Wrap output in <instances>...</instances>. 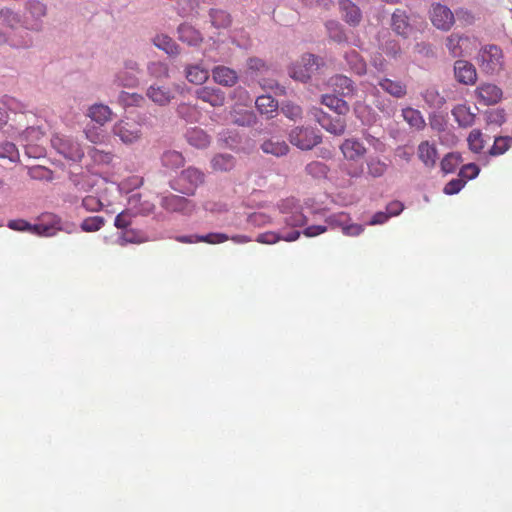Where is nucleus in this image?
<instances>
[{"label": "nucleus", "instance_id": "nucleus-63", "mask_svg": "<svg viewBox=\"0 0 512 512\" xmlns=\"http://www.w3.org/2000/svg\"><path fill=\"white\" fill-rule=\"evenodd\" d=\"M389 218H390V216L386 210L379 211L372 216V218L369 221V224L370 225L384 224L385 222H387L389 220Z\"/></svg>", "mask_w": 512, "mask_h": 512}, {"label": "nucleus", "instance_id": "nucleus-12", "mask_svg": "<svg viewBox=\"0 0 512 512\" xmlns=\"http://www.w3.org/2000/svg\"><path fill=\"white\" fill-rule=\"evenodd\" d=\"M454 73L456 79L463 84H474L477 78L476 69L468 61L457 60L454 64Z\"/></svg>", "mask_w": 512, "mask_h": 512}, {"label": "nucleus", "instance_id": "nucleus-40", "mask_svg": "<svg viewBox=\"0 0 512 512\" xmlns=\"http://www.w3.org/2000/svg\"><path fill=\"white\" fill-rule=\"evenodd\" d=\"M105 220L101 216L87 217L81 223V229L85 232H96L104 226Z\"/></svg>", "mask_w": 512, "mask_h": 512}, {"label": "nucleus", "instance_id": "nucleus-44", "mask_svg": "<svg viewBox=\"0 0 512 512\" xmlns=\"http://www.w3.org/2000/svg\"><path fill=\"white\" fill-rule=\"evenodd\" d=\"M148 71L155 78H167L169 75L168 66L160 61L151 62L148 66Z\"/></svg>", "mask_w": 512, "mask_h": 512}, {"label": "nucleus", "instance_id": "nucleus-57", "mask_svg": "<svg viewBox=\"0 0 512 512\" xmlns=\"http://www.w3.org/2000/svg\"><path fill=\"white\" fill-rule=\"evenodd\" d=\"M120 100L125 105H139L144 99L140 94L137 93L130 94L127 92H122L120 95Z\"/></svg>", "mask_w": 512, "mask_h": 512}, {"label": "nucleus", "instance_id": "nucleus-21", "mask_svg": "<svg viewBox=\"0 0 512 512\" xmlns=\"http://www.w3.org/2000/svg\"><path fill=\"white\" fill-rule=\"evenodd\" d=\"M479 99L486 105L496 104L502 98V90L494 84H483L478 87Z\"/></svg>", "mask_w": 512, "mask_h": 512}, {"label": "nucleus", "instance_id": "nucleus-13", "mask_svg": "<svg viewBox=\"0 0 512 512\" xmlns=\"http://www.w3.org/2000/svg\"><path fill=\"white\" fill-rule=\"evenodd\" d=\"M339 9L346 23L353 27L359 25L362 20V13L355 3L351 0H340Z\"/></svg>", "mask_w": 512, "mask_h": 512}, {"label": "nucleus", "instance_id": "nucleus-22", "mask_svg": "<svg viewBox=\"0 0 512 512\" xmlns=\"http://www.w3.org/2000/svg\"><path fill=\"white\" fill-rule=\"evenodd\" d=\"M230 115L232 122L239 126H251L256 121L255 114L252 111L238 104L233 106Z\"/></svg>", "mask_w": 512, "mask_h": 512}, {"label": "nucleus", "instance_id": "nucleus-34", "mask_svg": "<svg viewBox=\"0 0 512 512\" xmlns=\"http://www.w3.org/2000/svg\"><path fill=\"white\" fill-rule=\"evenodd\" d=\"M111 110L108 106L106 105H102V104H95L93 106L90 107L89 109V117L103 125L105 122H107L108 120H110V117H111Z\"/></svg>", "mask_w": 512, "mask_h": 512}, {"label": "nucleus", "instance_id": "nucleus-42", "mask_svg": "<svg viewBox=\"0 0 512 512\" xmlns=\"http://www.w3.org/2000/svg\"><path fill=\"white\" fill-rule=\"evenodd\" d=\"M467 141L469 144V148L475 153L481 152L482 149L484 148L483 135L480 130H472L468 136Z\"/></svg>", "mask_w": 512, "mask_h": 512}, {"label": "nucleus", "instance_id": "nucleus-16", "mask_svg": "<svg viewBox=\"0 0 512 512\" xmlns=\"http://www.w3.org/2000/svg\"><path fill=\"white\" fill-rule=\"evenodd\" d=\"M377 84L384 92L394 98L401 99L407 94V86L400 80H392L390 78L382 77L379 78Z\"/></svg>", "mask_w": 512, "mask_h": 512}, {"label": "nucleus", "instance_id": "nucleus-59", "mask_svg": "<svg viewBox=\"0 0 512 512\" xmlns=\"http://www.w3.org/2000/svg\"><path fill=\"white\" fill-rule=\"evenodd\" d=\"M281 240V236L277 235L274 232H265L259 234L256 238V241L262 244H274Z\"/></svg>", "mask_w": 512, "mask_h": 512}, {"label": "nucleus", "instance_id": "nucleus-51", "mask_svg": "<svg viewBox=\"0 0 512 512\" xmlns=\"http://www.w3.org/2000/svg\"><path fill=\"white\" fill-rule=\"evenodd\" d=\"M480 169L474 163L464 165L459 172L460 178L464 180H472L479 175Z\"/></svg>", "mask_w": 512, "mask_h": 512}, {"label": "nucleus", "instance_id": "nucleus-27", "mask_svg": "<svg viewBox=\"0 0 512 512\" xmlns=\"http://www.w3.org/2000/svg\"><path fill=\"white\" fill-rule=\"evenodd\" d=\"M210 163L215 172H228L235 167V159L230 154H217Z\"/></svg>", "mask_w": 512, "mask_h": 512}, {"label": "nucleus", "instance_id": "nucleus-23", "mask_svg": "<svg viewBox=\"0 0 512 512\" xmlns=\"http://www.w3.org/2000/svg\"><path fill=\"white\" fill-rule=\"evenodd\" d=\"M186 139L191 146L203 149L209 146L210 136L201 128H192L186 133Z\"/></svg>", "mask_w": 512, "mask_h": 512}, {"label": "nucleus", "instance_id": "nucleus-45", "mask_svg": "<svg viewBox=\"0 0 512 512\" xmlns=\"http://www.w3.org/2000/svg\"><path fill=\"white\" fill-rule=\"evenodd\" d=\"M20 20L18 16L9 9L0 10V25L10 28H14L19 24Z\"/></svg>", "mask_w": 512, "mask_h": 512}, {"label": "nucleus", "instance_id": "nucleus-43", "mask_svg": "<svg viewBox=\"0 0 512 512\" xmlns=\"http://www.w3.org/2000/svg\"><path fill=\"white\" fill-rule=\"evenodd\" d=\"M326 28L328 30L329 37L334 41L339 43L346 41V35L342 29V26L338 22H328L326 24Z\"/></svg>", "mask_w": 512, "mask_h": 512}, {"label": "nucleus", "instance_id": "nucleus-24", "mask_svg": "<svg viewBox=\"0 0 512 512\" xmlns=\"http://www.w3.org/2000/svg\"><path fill=\"white\" fill-rule=\"evenodd\" d=\"M257 110L267 118H272L278 109V102L270 95H261L255 100Z\"/></svg>", "mask_w": 512, "mask_h": 512}, {"label": "nucleus", "instance_id": "nucleus-17", "mask_svg": "<svg viewBox=\"0 0 512 512\" xmlns=\"http://www.w3.org/2000/svg\"><path fill=\"white\" fill-rule=\"evenodd\" d=\"M469 38L453 33L446 39V47L452 57L463 56L468 50Z\"/></svg>", "mask_w": 512, "mask_h": 512}, {"label": "nucleus", "instance_id": "nucleus-60", "mask_svg": "<svg viewBox=\"0 0 512 512\" xmlns=\"http://www.w3.org/2000/svg\"><path fill=\"white\" fill-rule=\"evenodd\" d=\"M455 20L457 19L463 25H470L474 22V16L468 10L460 9L455 13Z\"/></svg>", "mask_w": 512, "mask_h": 512}, {"label": "nucleus", "instance_id": "nucleus-8", "mask_svg": "<svg viewBox=\"0 0 512 512\" xmlns=\"http://www.w3.org/2000/svg\"><path fill=\"white\" fill-rule=\"evenodd\" d=\"M160 204L167 211L185 214L192 213L195 207L187 198L174 194L163 196Z\"/></svg>", "mask_w": 512, "mask_h": 512}, {"label": "nucleus", "instance_id": "nucleus-58", "mask_svg": "<svg viewBox=\"0 0 512 512\" xmlns=\"http://www.w3.org/2000/svg\"><path fill=\"white\" fill-rule=\"evenodd\" d=\"M333 81L336 85L341 86V88L343 90L342 94L347 95V94L352 93L353 87H352V82L349 78H347L345 76H336L333 79Z\"/></svg>", "mask_w": 512, "mask_h": 512}, {"label": "nucleus", "instance_id": "nucleus-39", "mask_svg": "<svg viewBox=\"0 0 512 512\" xmlns=\"http://www.w3.org/2000/svg\"><path fill=\"white\" fill-rule=\"evenodd\" d=\"M210 17L212 24L217 28H226L231 24V17L226 11L213 9Z\"/></svg>", "mask_w": 512, "mask_h": 512}, {"label": "nucleus", "instance_id": "nucleus-9", "mask_svg": "<svg viewBox=\"0 0 512 512\" xmlns=\"http://www.w3.org/2000/svg\"><path fill=\"white\" fill-rule=\"evenodd\" d=\"M317 69V58L313 54L303 55L301 62L292 68L291 76L301 82H307Z\"/></svg>", "mask_w": 512, "mask_h": 512}, {"label": "nucleus", "instance_id": "nucleus-53", "mask_svg": "<svg viewBox=\"0 0 512 512\" xmlns=\"http://www.w3.org/2000/svg\"><path fill=\"white\" fill-rule=\"evenodd\" d=\"M116 80L120 86L124 87H134L138 82L134 73L126 71L119 72Z\"/></svg>", "mask_w": 512, "mask_h": 512}, {"label": "nucleus", "instance_id": "nucleus-33", "mask_svg": "<svg viewBox=\"0 0 512 512\" xmlns=\"http://www.w3.org/2000/svg\"><path fill=\"white\" fill-rule=\"evenodd\" d=\"M422 98L429 107L434 109L441 108L445 103L444 97L441 96L439 91L434 87L425 89L422 92Z\"/></svg>", "mask_w": 512, "mask_h": 512}, {"label": "nucleus", "instance_id": "nucleus-11", "mask_svg": "<svg viewBox=\"0 0 512 512\" xmlns=\"http://www.w3.org/2000/svg\"><path fill=\"white\" fill-rule=\"evenodd\" d=\"M196 97L206 103H209L213 107H221L225 103V93L215 87H201L195 92Z\"/></svg>", "mask_w": 512, "mask_h": 512}, {"label": "nucleus", "instance_id": "nucleus-28", "mask_svg": "<svg viewBox=\"0 0 512 512\" xmlns=\"http://www.w3.org/2000/svg\"><path fill=\"white\" fill-rule=\"evenodd\" d=\"M186 78L190 83L201 85L209 78V72L198 64L189 65L186 68Z\"/></svg>", "mask_w": 512, "mask_h": 512}, {"label": "nucleus", "instance_id": "nucleus-10", "mask_svg": "<svg viewBox=\"0 0 512 512\" xmlns=\"http://www.w3.org/2000/svg\"><path fill=\"white\" fill-rule=\"evenodd\" d=\"M28 15L25 17L27 29L37 30L40 27L39 20L46 15V6L38 0H30L27 3Z\"/></svg>", "mask_w": 512, "mask_h": 512}, {"label": "nucleus", "instance_id": "nucleus-46", "mask_svg": "<svg viewBox=\"0 0 512 512\" xmlns=\"http://www.w3.org/2000/svg\"><path fill=\"white\" fill-rule=\"evenodd\" d=\"M347 59L349 63L352 65V69L358 75H363L366 73V63L357 52L353 51L351 54L347 55Z\"/></svg>", "mask_w": 512, "mask_h": 512}, {"label": "nucleus", "instance_id": "nucleus-36", "mask_svg": "<svg viewBox=\"0 0 512 512\" xmlns=\"http://www.w3.org/2000/svg\"><path fill=\"white\" fill-rule=\"evenodd\" d=\"M376 108L383 114L385 118H393L397 112V105L388 98H379L375 102Z\"/></svg>", "mask_w": 512, "mask_h": 512}, {"label": "nucleus", "instance_id": "nucleus-3", "mask_svg": "<svg viewBox=\"0 0 512 512\" xmlns=\"http://www.w3.org/2000/svg\"><path fill=\"white\" fill-rule=\"evenodd\" d=\"M51 143L58 153L69 160L80 161L84 156V150L81 145L69 137L55 135L51 139Z\"/></svg>", "mask_w": 512, "mask_h": 512}, {"label": "nucleus", "instance_id": "nucleus-1", "mask_svg": "<svg viewBox=\"0 0 512 512\" xmlns=\"http://www.w3.org/2000/svg\"><path fill=\"white\" fill-rule=\"evenodd\" d=\"M478 64L482 72L488 75L499 73L503 68V54L499 47L488 45L478 53Z\"/></svg>", "mask_w": 512, "mask_h": 512}, {"label": "nucleus", "instance_id": "nucleus-19", "mask_svg": "<svg viewBox=\"0 0 512 512\" xmlns=\"http://www.w3.org/2000/svg\"><path fill=\"white\" fill-rule=\"evenodd\" d=\"M340 148L344 157L348 160H357L366 153L364 145L355 138L346 139Z\"/></svg>", "mask_w": 512, "mask_h": 512}, {"label": "nucleus", "instance_id": "nucleus-2", "mask_svg": "<svg viewBox=\"0 0 512 512\" xmlns=\"http://www.w3.org/2000/svg\"><path fill=\"white\" fill-rule=\"evenodd\" d=\"M112 133L122 143L131 145L138 142L143 135L142 125L133 119H122L113 125Z\"/></svg>", "mask_w": 512, "mask_h": 512}, {"label": "nucleus", "instance_id": "nucleus-48", "mask_svg": "<svg viewBox=\"0 0 512 512\" xmlns=\"http://www.w3.org/2000/svg\"><path fill=\"white\" fill-rule=\"evenodd\" d=\"M91 159L97 164H109L112 161V154L93 148L88 152Z\"/></svg>", "mask_w": 512, "mask_h": 512}, {"label": "nucleus", "instance_id": "nucleus-5", "mask_svg": "<svg viewBox=\"0 0 512 512\" xmlns=\"http://www.w3.org/2000/svg\"><path fill=\"white\" fill-rule=\"evenodd\" d=\"M141 195L139 193L133 194L129 197V208L119 213L114 221V225L118 229H126L132 223V218L138 214L149 213L152 210V205L146 204L143 209H138L136 204L140 201Z\"/></svg>", "mask_w": 512, "mask_h": 512}, {"label": "nucleus", "instance_id": "nucleus-47", "mask_svg": "<svg viewBox=\"0 0 512 512\" xmlns=\"http://www.w3.org/2000/svg\"><path fill=\"white\" fill-rule=\"evenodd\" d=\"M281 112L293 121L301 118L302 115L301 107L291 102L284 103L281 107Z\"/></svg>", "mask_w": 512, "mask_h": 512}, {"label": "nucleus", "instance_id": "nucleus-32", "mask_svg": "<svg viewBox=\"0 0 512 512\" xmlns=\"http://www.w3.org/2000/svg\"><path fill=\"white\" fill-rule=\"evenodd\" d=\"M322 104L326 105L339 115H343L349 110V106L346 101L335 95H322Z\"/></svg>", "mask_w": 512, "mask_h": 512}, {"label": "nucleus", "instance_id": "nucleus-55", "mask_svg": "<svg viewBox=\"0 0 512 512\" xmlns=\"http://www.w3.org/2000/svg\"><path fill=\"white\" fill-rule=\"evenodd\" d=\"M82 206L90 212L99 211L102 208L101 201L95 196H86L82 200Z\"/></svg>", "mask_w": 512, "mask_h": 512}, {"label": "nucleus", "instance_id": "nucleus-30", "mask_svg": "<svg viewBox=\"0 0 512 512\" xmlns=\"http://www.w3.org/2000/svg\"><path fill=\"white\" fill-rule=\"evenodd\" d=\"M161 162L167 169L175 170L184 165L185 159L180 152L169 150L163 153Z\"/></svg>", "mask_w": 512, "mask_h": 512}, {"label": "nucleus", "instance_id": "nucleus-62", "mask_svg": "<svg viewBox=\"0 0 512 512\" xmlns=\"http://www.w3.org/2000/svg\"><path fill=\"white\" fill-rule=\"evenodd\" d=\"M404 209V204L400 201L394 200L391 201L386 206V211L390 217L398 216Z\"/></svg>", "mask_w": 512, "mask_h": 512}, {"label": "nucleus", "instance_id": "nucleus-64", "mask_svg": "<svg viewBox=\"0 0 512 512\" xmlns=\"http://www.w3.org/2000/svg\"><path fill=\"white\" fill-rule=\"evenodd\" d=\"M363 226L359 224H350L343 227V233L348 236H358L363 232Z\"/></svg>", "mask_w": 512, "mask_h": 512}, {"label": "nucleus", "instance_id": "nucleus-61", "mask_svg": "<svg viewBox=\"0 0 512 512\" xmlns=\"http://www.w3.org/2000/svg\"><path fill=\"white\" fill-rule=\"evenodd\" d=\"M85 135H86V138L91 143H94V144L101 143V142H103V139H104V135L101 132H99L98 129L95 127L86 129Z\"/></svg>", "mask_w": 512, "mask_h": 512}, {"label": "nucleus", "instance_id": "nucleus-37", "mask_svg": "<svg viewBox=\"0 0 512 512\" xmlns=\"http://www.w3.org/2000/svg\"><path fill=\"white\" fill-rule=\"evenodd\" d=\"M462 162L461 155L456 152L448 153L441 161V170L445 173H452Z\"/></svg>", "mask_w": 512, "mask_h": 512}, {"label": "nucleus", "instance_id": "nucleus-41", "mask_svg": "<svg viewBox=\"0 0 512 512\" xmlns=\"http://www.w3.org/2000/svg\"><path fill=\"white\" fill-rule=\"evenodd\" d=\"M179 37L182 41L189 44H197L201 38L200 34L190 26L182 25L179 27Z\"/></svg>", "mask_w": 512, "mask_h": 512}, {"label": "nucleus", "instance_id": "nucleus-4", "mask_svg": "<svg viewBox=\"0 0 512 512\" xmlns=\"http://www.w3.org/2000/svg\"><path fill=\"white\" fill-rule=\"evenodd\" d=\"M205 174L196 167H188L178 177L179 191L183 194L193 195L197 187L202 185Z\"/></svg>", "mask_w": 512, "mask_h": 512}, {"label": "nucleus", "instance_id": "nucleus-15", "mask_svg": "<svg viewBox=\"0 0 512 512\" xmlns=\"http://www.w3.org/2000/svg\"><path fill=\"white\" fill-rule=\"evenodd\" d=\"M391 27L393 31L407 38L411 31V25L409 23V17L405 10L396 9L391 16Z\"/></svg>", "mask_w": 512, "mask_h": 512}, {"label": "nucleus", "instance_id": "nucleus-35", "mask_svg": "<svg viewBox=\"0 0 512 512\" xmlns=\"http://www.w3.org/2000/svg\"><path fill=\"white\" fill-rule=\"evenodd\" d=\"M153 43L156 47L165 51L169 55H177L179 53L178 45L167 35H157L153 39Z\"/></svg>", "mask_w": 512, "mask_h": 512}, {"label": "nucleus", "instance_id": "nucleus-52", "mask_svg": "<svg viewBox=\"0 0 512 512\" xmlns=\"http://www.w3.org/2000/svg\"><path fill=\"white\" fill-rule=\"evenodd\" d=\"M466 180L462 178L452 179L450 180L444 187L443 192L446 195H454L462 190L465 186Z\"/></svg>", "mask_w": 512, "mask_h": 512}, {"label": "nucleus", "instance_id": "nucleus-6", "mask_svg": "<svg viewBox=\"0 0 512 512\" xmlns=\"http://www.w3.org/2000/svg\"><path fill=\"white\" fill-rule=\"evenodd\" d=\"M432 24L439 30L449 31L455 22L454 13L446 5L433 3L429 10Z\"/></svg>", "mask_w": 512, "mask_h": 512}, {"label": "nucleus", "instance_id": "nucleus-20", "mask_svg": "<svg viewBox=\"0 0 512 512\" xmlns=\"http://www.w3.org/2000/svg\"><path fill=\"white\" fill-rule=\"evenodd\" d=\"M148 98L160 106H165L174 98L173 92L164 86L151 85L147 89Z\"/></svg>", "mask_w": 512, "mask_h": 512}, {"label": "nucleus", "instance_id": "nucleus-14", "mask_svg": "<svg viewBox=\"0 0 512 512\" xmlns=\"http://www.w3.org/2000/svg\"><path fill=\"white\" fill-rule=\"evenodd\" d=\"M417 155L425 167L431 169L436 165L438 152L436 145L429 141H423L418 145Z\"/></svg>", "mask_w": 512, "mask_h": 512}, {"label": "nucleus", "instance_id": "nucleus-29", "mask_svg": "<svg viewBox=\"0 0 512 512\" xmlns=\"http://www.w3.org/2000/svg\"><path fill=\"white\" fill-rule=\"evenodd\" d=\"M261 148L264 153L272 154L277 157L284 156L289 151V146L287 145V143L285 141L274 140V139L265 141L261 145Z\"/></svg>", "mask_w": 512, "mask_h": 512}, {"label": "nucleus", "instance_id": "nucleus-54", "mask_svg": "<svg viewBox=\"0 0 512 512\" xmlns=\"http://www.w3.org/2000/svg\"><path fill=\"white\" fill-rule=\"evenodd\" d=\"M198 239L200 242H205L208 244H219L229 240V236L224 233H209L204 236H199Z\"/></svg>", "mask_w": 512, "mask_h": 512}, {"label": "nucleus", "instance_id": "nucleus-38", "mask_svg": "<svg viewBox=\"0 0 512 512\" xmlns=\"http://www.w3.org/2000/svg\"><path fill=\"white\" fill-rule=\"evenodd\" d=\"M511 143H512L511 136L496 137L494 140V144L489 151L490 155L498 156V155L504 154L510 148Z\"/></svg>", "mask_w": 512, "mask_h": 512}, {"label": "nucleus", "instance_id": "nucleus-49", "mask_svg": "<svg viewBox=\"0 0 512 512\" xmlns=\"http://www.w3.org/2000/svg\"><path fill=\"white\" fill-rule=\"evenodd\" d=\"M0 157L16 161L19 157L15 144L6 142L0 146Z\"/></svg>", "mask_w": 512, "mask_h": 512}, {"label": "nucleus", "instance_id": "nucleus-31", "mask_svg": "<svg viewBox=\"0 0 512 512\" xmlns=\"http://www.w3.org/2000/svg\"><path fill=\"white\" fill-rule=\"evenodd\" d=\"M366 166L367 174L373 178L382 177L388 169V164L376 156L369 157L366 160Z\"/></svg>", "mask_w": 512, "mask_h": 512}, {"label": "nucleus", "instance_id": "nucleus-7", "mask_svg": "<svg viewBox=\"0 0 512 512\" xmlns=\"http://www.w3.org/2000/svg\"><path fill=\"white\" fill-rule=\"evenodd\" d=\"M290 142L302 150H310L318 143V136L308 128H296L290 133Z\"/></svg>", "mask_w": 512, "mask_h": 512}, {"label": "nucleus", "instance_id": "nucleus-26", "mask_svg": "<svg viewBox=\"0 0 512 512\" xmlns=\"http://www.w3.org/2000/svg\"><path fill=\"white\" fill-rule=\"evenodd\" d=\"M402 117L411 128L416 130H422L426 125L421 112L412 107H406L402 109Z\"/></svg>", "mask_w": 512, "mask_h": 512}, {"label": "nucleus", "instance_id": "nucleus-18", "mask_svg": "<svg viewBox=\"0 0 512 512\" xmlns=\"http://www.w3.org/2000/svg\"><path fill=\"white\" fill-rule=\"evenodd\" d=\"M212 76L216 83L226 87H232L238 80L237 73L226 66L215 67L212 70Z\"/></svg>", "mask_w": 512, "mask_h": 512}, {"label": "nucleus", "instance_id": "nucleus-50", "mask_svg": "<svg viewBox=\"0 0 512 512\" xmlns=\"http://www.w3.org/2000/svg\"><path fill=\"white\" fill-rule=\"evenodd\" d=\"M414 52L418 55H420L421 57H425V58H432L435 56V51H434V48L433 46L428 43V42H417L415 45H414Z\"/></svg>", "mask_w": 512, "mask_h": 512}, {"label": "nucleus", "instance_id": "nucleus-56", "mask_svg": "<svg viewBox=\"0 0 512 512\" xmlns=\"http://www.w3.org/2000/svg\"><path fill=\"white\" fill-rule=\"evenodd\" d=\"M8 227L12 230L16 231H26V230H33L32 226L26 222L25 220H10L8 222ZM41 226H35L34 230L39 232V229Z\"/></svg>", "mask_w": 512, "mask_h": 512}, {"label": "nucleus", "instance_id": "nucleus-25", "mask_svg": "<svg viewBox=\"0 0 512 512\" xmlns=\"http://www.w3.org/2000/svg\"><path fill=\"white\" fill-rule=\"evenodd\" d=\"M452 115L461 127H470L474 124L475 114L466 105H458L453 108Z\"/></svg>", "mask_w": 512, "mask_h": 512}]
</instances>
